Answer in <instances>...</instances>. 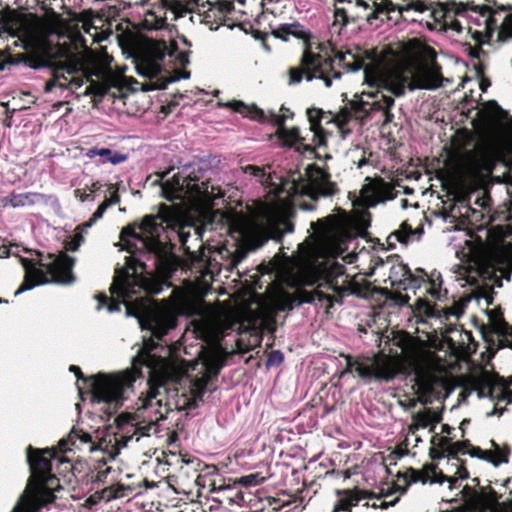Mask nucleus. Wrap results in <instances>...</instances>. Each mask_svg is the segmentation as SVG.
I'll list each match as a JSON object with an SVG mask.
<instances>
[{"label": "nucleus", "mask_w": 512, "mask_h": 512, "mask_svg": "<svg viewBox=\"0 0 512 512\" xmlns=\"http://www.w3.org/2000/svg\"><path fill=\"white\" fill-rule=\"evenodd\" d=\"M301 207H302V209L308 210V211L314 209V205L313 204H308V203L303 204Z\"/></svg>", "instance_id": "nucleus-57"}, {"label": "nucleus", "mask_w": 512, "mask_h": 512, "mask_svg": "<svg viewBox=\"0 0 512 512\" xmlns=\"http://www.w3.org/2000/svg\"><path fill=\"white\" fill-rule=\"evenodd\" d=\"M371 263L372 266L370 267L371 271L368 273L369 276H372L375 273L377 267L384 265V260L379 256H373L371 258Z\"/></svg>", "instance_id": "nucleus-45"}, {"label": "nucleus", "mask_w": 512, "mask_h": 512, "mask_svg": "<svg viewBox=\"0 0 512 512\" xmlns=\"http://www.w3.org/2000/svg\"><path fill=\"white\" fill-rule=\"evenodd\" d=\"M313 175L307 181H304L301 174L297 179L292 180L291 193L294 195H305L316 201L320 197H330L334 195L338 188L336 183L331 181L330 173L321 167L312 165Z\"/></svg>", "instance_id": "nucleus-11"}, {"label": "nucleus", "mask_w": 512, "mask_h": 512, "mask_svg": "<svg viewBox=\"0 0 512 512\" xmlns=\"http://www.w3.org/2000/svg\"><path fill=\"white\" fill-rule=\"evenodd\" d=\"M65 8L64 0L43 2L40 13L28 9H8L0 17V32H73L56 9ZM75 32H79L76 30Z\"/></svg>", "instance_id": "nucleus-6"}, {"label": "nucleus", "mask_w": 512, "mask_h": 512, "mask_svg": "<svg viewBox=\"0 0 512 512\" xmlns=\"http://www.w3.org/2000/svg\"><path fill=\"white\" fill-rule=\"evenodd\" d=\"M82 39H83V35L82 36H74V37L69 36V45L71 47L70 48L71 52L69 53V55L67 57H63V58L59 59V62L61 64L60 67L58 65H55L53 67H48L49 69L53 70V78L46 82V84H45L46 92H51L53 90V88L56 86H59L63 89L66 88V85L60 82L61 79L66 80V77L64 75H59L58 72L66 71L69 74H72L74 72L73 67L68 63V61L74 57V52L76 49V47H75L76 42H80Z\"/></svg>", "instance_id": "nucleus-18"}, {"label": "nucleus", "mask_w": 512, "mask_h": 512, "mask_svg": "<svg viewBox=\"0 0 512 512\" xmlns=\"http://www.w3.org/2000/svg\"><path fill=\"white\" fill-rule=\"evenodd\" d=\"M450 429L451 428L447 424L443 425V431L444 432H448Z\"/></svg>", "instance_id": "nucleus-63"}, {"label": "nucleus", "mask_w": 512, "mask_h": 512, "mask_svg": "<svg viewBox=\"0 0 512 512\" xmlns=\"http://www.w3.org/2000/svg\"><path fill=\"white\" fill-rule=\"evenodd\" d=\"M422 234L423 228L413 229L407 222H403L398 230L388 236V243L394 245L395 242H399L406 246L410 242L420 239Z\"/></svg>", "instance_id": "nucleus-21"}, {"label": "nucleus", "mask_w": 512, "mask_h": 512, "mask_svg": "<svg viewBox=\"0 0 512 512\" xmlns=\"http://www.w3.org/2000/svg\"><path fill=\"white\" fill-rule=\"evenodd\" d=\"M109 196L105 195L104 201L97 207L91 218L78 226V230H86L91 228L99 219H101L106 210L120 202L119 187L118 184H111L108 186Z\"/></svg>", "instance_id": "nucleus-20"}, {"label": "nucleus", "mask_w": 512, "mask_h": 512, "mask_svg": "<svg viewBox=\"0 0 512 512\" xmlns=\"http://www.w3.org/2000/svg\"><path fill=\"white\" fill-rule=\"evenodd\" d=\"M268 502H269V507L268 508H262L261 512L277 511L281 507V505L279 504V499L272 498V499H269Z\"/></svg>", "instance_id": "nucleus-46"}, {"label": "nucleus", "mask_w": 512, "mask_h": 512, "mask_svg": "<svg viewBox=\"0 0 512 512\" xmlns=\"http://www.w3.org/2000/svg\"><path fill=\"white\" fill-rule=\"evenodd\" d=\"M464 19H467L468 21H471L473 23H475L476 21V16L473 14V17H463Z\"/></svg>", "instance_id": "nucleus-61"}, {"label": "nucleus", "mask_w": 512, "mask_h": 512, "mask_svg": "<svg viewBox=\"0 0 512 512\" xmlns=\"http://www.w3.org/2000/svg\"><path fill=\"white\" fill-rule=\"evenodd\" d=\"M326 286H327V289L333 290L335 292H337L339 289L338 285L334 282H328V283H326Z\"/></svg>", "instance_id": "nucleus-53"}, {"label": "nucleus", "mask_w": 512, "mask_h": 512, "mask_svg": "<svg viewBox=\"0 0 512 512\" xmlns=\"http://www.w3.org/2000/svg\"><path fill=\"white\" fill-rule=\"evenodd\" d=\"M498 162V146L494 141H486L468 153L466 169L472 177L492 173Z\"/></svg>", "instance_id": "nucleus-12"}, {"label": "nucleus", "mask_w": 512, "mask_h": 512, "mask_svg": "<svg viewBox=\"0 0 512 512\" xmlns=\"http://www.w3.org/2000/svg\"><path fill=\"white\" fill-rule=\"evenodd\" d=\"M245 173H249L250 175L258 178H263L265 176V171L263 168H260L255 165H247L244 168Z\"/></svg>", "instance_id": "nucleus-42"}, {"label": "nucleus", "mask_w": 512, "mask_h": 512, "mask_svg": "<svg viewBox=\"0 0 512 512\" xmlns=\"http://www.w3.org/2000/svg\"><path fill=\"white\" fill-rule=\"evenodd\" d=\"M9 49L21 47L22 53L12 55L11 62L40 70L44 67L61 66L59 59L71 52L69 36L82 34H6Z\"/></svg>", "instance_id": "nucleus-4"}, {"label": "nucleus", "mask_w": 512, "mask_h": 512, "mask_svg": "<svg viewBox=\"0 0 512 512\" xmlns=\"http://www.w3.org/2000/svg\"><path fill=\"white\" fill-rule=\"evenodd\" d=\"M312 294L315 295V301L318 300L319 302H326L327 303V310L332 309L335 302H338L339 304L342 303V299L336 300L334 296L330 294H326L323 291L320 290H314L310 291Z\"/></svg>", "instance_id": "nucleus-37"}, {"label": "nucleus", "mask_w": 512, "mask_h": 512, "mask_svg": "<svg viewBox=\"0 0 512 512\" xmlns=\"http://www.w3.org/2000/svg\"><path fill=\"white\" fill-rule=\"evenodd\" d=\"M468 477H469V473H468V471L464 470V471H463V474L460 476V478H461V479H466V478H468Z\"/></svg>", "instance_id": "nucleus-60"}, {"label": "nucleus", "mask_w": 512, "mask_h": 512, "mask_svg": "<svg viewBox=\"0 0 512 512\" xmlns=\"http://www.w3.org/2000/svg\"><path fill=\"white\" fill-rule=\"evenodd\" d=\"M303 71L298 68H291L289 70V84L295 85L302 81L303 78Z\"/></svg>", "instance_id": "nucleus-40"}, {"label": "nucleus", "mask_w": 512, "mask_h": 512, "mask_svg": "<svg viewBox=\"0 0 512 512\" xmlns=\"http://www.w3.org/2000/svg\"><path fill=\"white\" fill-rule=\"evenodd\" d=\"M315 158L319 159V160H322V156L318 153H315ZM332 156L330 154H325V156L323 157L324 160H328V159H331Z\"/></svg>", "instance_id": "nucleus-56"}, {"label": "nucleus", "mask_w": 512, "mask_h": 512, "mask_svg": "<svg viewBox=\"0 0 512 512\" xmlns=\"http://www.w3.org/2000/svg\"><path fill=\"white\" fill-rule=\"evenodd\" d=\"M283 229L275 235V240L281 242L285 234L292 233L294 231V224L290 221L282 222Z\"/></svg>", "instance_id": "nucleus-41"}, {"label": "nucleus", "mask_w": 512, "mask_h": 512, "mask_svg": "<svg viewBox=\"0 0 512 512\" xmlns=\"http://www.w3.org/2000/svg\"><path fill=\"white\" fill-rule=\"evenodd\" d=\"M26 460L31 473L29 483L40 491H53L59 486L54 469L65 472L72 467L66 456L51 448L38 449L29 445L26 448Z\"/></svg>", "instance_id": "nucleus-9"}, {"label": "nucleus", "mask_w": 512, "mask_h": 512, "mask_svg": "<svg viewBox=\"0 0 512 512\" xmlns=\"http://www.w3.org/2000/svg\"><path fill=\"white\" fill-rule=\"evenodd\" d=\"M112 183H110L111 185ZM108 186L109 184H102L101 182L99 181H96L92 184V189H91V192H101L102 191V188L105 187L106 190L105 192H108L109 193V190H108Z\"/></svg>", "instance_id": "nucleus-50"}, {"label": "nucleus", "mask_w": 512, "mask_h": 512, "mask_svg": "<svg viewBox=\"0 0 512 512\" xmlns=\"http://www.w3.org/2000/svg\"><path fill=\"white\" fill-rule=\"evenodd\" d=\"M491 444L493 447V457H490L489 453L487 451H483L480 447H471L468 440L453 443V449L456 453L469 454L471 457L486 460L496 467L502 463H507L510 454L509 448L500 447L494 440H491Z\"/></svg>", "instance_id": "nucleus-17"}, {"label": "nucleus", "mask_w": 512, "mask_h": 512, "mask_svg": "<svg viewBox=\"0 0 512 512\" xmlns=\"http://www.w3.org/2000/svg\"><path fill=\"white\" fill-rule=\"evenodd\" d=\"M86 156L89 158L99 156L101 157V160L99 161L100 164L109 162L113 165L120 164L128 159L127 154L114 151L107 147H92L87 150Z\"/></svg>", "instance_id": "nucleus-22"}, {"label": "nucleus", "mask_w": 512, "mask_h": 512, "mask_svg": "<svg viewBox=\"0 0 512 512\" xmlns=\"http://www.w3.org/2000/svg\"><path fill=\"white\" fill-rule=\"evenodd\" d=\"M157 344L148 340L144 347H140L137 354L132 357V370H125L116 374H104L86 377L79 366L70 365L69 371L74 373L77 381H83L90 389L94 403L105 405V414L113 415L133 391L137 378H147V389L142 392L136 403L134 414L129 420L119 425L120 439L127 446L129 441L136 437L138 442L144 436L159 432V423L164 421L168 414L174 410H192L203 401V392L195 398H187L179 394L178 388L168 376L167 361L164 357L152 352Z\"/></svg>", "instance_id": "nucleus-1"}, {"label": "nucleus", "mask_w": 512, "mask_h": 512, "mask_svg": "<svg viewBox=\"0 0 512 512\" xmlns=\"http://www.w3.org/2000/svg\"><path fill=\"white\" fill-rule=\"evenodd\" d=\"M93 41L102 42L109 36H115L119 43L126 42L135 58L142 59L150 66L153 72H159L160 62L166 56L174 57L182 66L190 63V51H180L176 40L167 42L164 39H156L150 34H90Z\"/></svg>", "instance_id": "nucleus-7"}, {"label": "nucleus", "mask_w": 512, "mask_h": 512, "mask_svg": "<svg viewBox=\"0 0 512 512\" xmlns=\"http://www.w3.org/2000/svg\"><path fill=\"white\" fill-rule=\"evenodd\" d=\"M505 10L504 6H498L496 9H492L489 6L483 5H475L473 3H457L455 5V10L453 15L450 12L445 13V26H448L450 22V26L456 32H462L464 29L461 21L457 17H473V14L476 16L475 25L476 26H484V30L482 32H493L491 29V22L498 21V15L501 14ZM467 32H480L479 30H473L471 26L467 28Z\"/></svg>", "instance_id": "nucleus-10"}, {"label": "nucleus", "mask_w": 512, "mask_h": 512, "mask_svg": "<svg viewBox=\"0 0 512 512\" xmlns=\"http://www.w3.org/2000/svg\"><path fill=\"white\" fill-rule=\"evenodd\" d=\"M82 232H86V230H78V227L76 228V233L69 237L68 240L65 241V249L66 251L75 252L79 249L81 244L84 242V237L82 235Z\"/></svg>", "instance_id": "nucleus-35"}, {"label": "nucleus", "mask_w": 512, "mask_h": 512, "mask_svg": "<svg viewBox=\"0 0 512 512\" xmlns=\"http://www.w3.org/2000/svg\"><path fill=\"white\" fill-rule=\"evenodd\" d=\"M504 411H506V408H502V409L494 408L491 411L487 412L486 416L487 417H492V416L497 415V414L498 415H502L504 413Z\"/></svg>", "instance_id": "nucleus-51"}, {"label": "nucleus", "mask_w": 512, "mask_h": 512, "mask_svg": "<svg viewBox=\"0 0 512 512\" xmlns=\"http://www.w3.org/2000/svg\"><path fill=\"white\" fill-rule=\"evenodd\" d=\"M177 35H178V37L181 39V41H182V43H183L184 45L189 46V47L191 46V42H190V41H188V40L184 37V35H183V34H177Z\"/></svg>", "instance_id": "nucleus-55"}, {"label": "nucleus", "mask_w": 512, "mask_h": 512, "mask_svg": "<svg viewBox=\"0 0 512 512\" xmlns=\"http://www.w3.org/2000/svg\"><path fill=\"white\" fill-rule=\"evenodd\" d=\"M435 482L440 483V484H443L444 482H449V483H450L449 488L452 490V489H454V488L456 487V482H457V480H455V481H454V480H452V478H451V477L446 476V475H444V474H441V476H440V477H438V478L435 480Z\"/></svg>", "instance_id": "nucleus-49"}, {"label": "nucleus", "mask_w": 512, "mask_h": 512, "mask_svg": "<svg viewBox=\"0 0 512 512\" xmlns=\"http://www.w3.org/2000/svg\"><path fill=\"white\" fill-rule=\"evenodd\" d=\"M43 198V194L26 192L13 195L10 199V203L13 207H24L38 203L42 201Z\"/></svg>", "instance_id": "nucleus-30"}, {"label": "nucleus", "mask_w": 512, "mask_h": 512, "mask_svg": "<svg viewBox=\"0 0 512 512\" xmlns=\"http://www.w3.org/2000/svg\"><path fill=\"white\" fill-rule=\"evenodd\" d=\"M212 491L216 492V493L227 492L226 499L228 500V503L231 505L232 504L242 505L247 502L246 494L244 492H242L241 490H239L235 486L228 485V486L214 487Z\"/></svg>", "instance_id": "nucleus-28"}, {"label": "nucleus", "mask_w": 512, "mask_h": 512, "mask_svg": "<svg viewBox=\"0 0 512 512\" xmlns=\"http://www.w3.org/2000/svg\"><path fill=\"white\" fill-rule=\"evenodd\" d=\"M413 424L412 426L415 429H424L427 428L430 424L432 418V411L428 410V412H417L413 415Z\"/></svg>", "instance_id": "nucleus-36"}, {"label": "nucleus", "mask_w": 512, "mask_h": 512, "mask_svg": "<svg viewBox=\"0 0 512 512\" xmlns=\"http://www.w3.org/2000/svg\"><path fill=\"white\" fill-rule=\"evenodd\" d=\"M20 261L25 270V279L14 296L47 283L67 285L75 281L72 269L76 259L65 251L46 255L41 251H33L31 257H21Z\"/></svg>", "instance_id": "nucleus-5"}, {"label": "nucleus", "mask_w": 512, "mask_h": 512, "mask_svg": "<svg viewBox=\"0 0 512 512\" xmlns=\"http://www.w3.org/2000/svg\"><path fill=\"white\" fill-rule=\"evenodd\" d=\"M221 106L229 107L232 110L243 114L259 122H270L278 127L277 136L287 147L297 146V150L303 149L304 151L314 152L315 147H322L326 145L327 137L331 135L322 127V121L326 124L335 123L338 127L346 125L351 119V112L349 109L344 108L342 112L333 115L331 112H325L319 108H308L306 110L308 122L310 124L309 133L307 136L301 134L299 127L287 128L284 124L287 119L293 118V112L285 106L281 107V114L274 111H269L268 114L257 106H248L240 100H234Z\"/></svg>", "instance_id": "nucleus-3"}, {"label": "nucleus", "mask_w": 512, "mask_h": 512, "mask_svg": "<svg viewBox=\"0 0 512 512\" xmlns=\"http://www.w3.org/2000/svg\"><path fill=\"white\" fill-rule=\"evenodd\" d=\"M314 281L311 280H292L289 288L295 290V294L286 292L282 295L277 304L278 312H291L295 307L302 304H314L315 295L306 289L307 286H313Z\"/></svg>", "instance_id": "nucleus-15"}, {"label": "nucleus", "mask_w": 512, "mask_h": 512, "mask_svg": "<svg viewBox=\"0 0 512 512\" xmlns=\"http://www.w3.org/2000/svg\"><path fill=\"white\" fill-rule=\"evenodd\" d=\"M375 193L376 197L379 198L381 201L393 200L397 196L394 187L387 182H381L376 187Z\"/></svg>", "instance_id": "nucleus-34"}, {"label": "nucleus", "mask_w": 512, "mask_h": 512, "mask_svg": "<svg viewBox=\"0 0 512 512\" xmlns=\"http://www.w3.org/2000/svg\"><path fill=\"white\" fill-rule=\"evenodd\" d=\"M356 363L357 358H353L351 356L346 357V367L342 371V375L347 373H355L356 374Z\"/></svg>", "instance_id": "nucleus-43"}, {"label": "nucleus", "mask_w": 512, "mask_h": 512, "mask_svg": "<svg viewBox=\"0 0 512 512\" xmlns=\"http://www.w3.org/2000/svg\"><path fill=\"white\" fill-rule=\"evenodd\" d=\"M334 78L338 79L341 77V73L340 72H334V75H333Z\"/></svg>", "instance_id": "nucleus-64"}, {"label": "nucleus", "mask_w": 512, "mask_h": 512, "mask_svg": "<svg viewBox=\"0 0 512 512\" xmlns=\"http://www.w3.org/2000/svg\"><path fill=\"white\" fill-rule=\"evenodd\" d=\"M470 423V419L464 418L460 423V429L464 432L465 427Z\"/></svg>", "instance_id": "nucleus-54"}, {"label": "nucleus", "mask_w": 512, "mask_h": 512, "mask_svg": "<svg viewBox=\"0 0 512 512\" xmlns=\"http://www.w3.org/2000/svg\"><path fill=\"white\" fill-rule=\"evenodd\" d=\"M284 361V354L280 350H273L268 355L265 365L267 368L278 367Z\"/></svg>", "instance_id": "nucleus-38"}, {"label": "nucleus", "mask_w": 512, "mask_h": 512, "mask_svg": "<svg viewBox=\"0 0 512 512\" xmlns=\"http://www.w3.org/2000/svg\"><path fill=\"white\" fill-rule=\"evenodd\" d=\"M207 170L201 166H195L194 164H185L182 169V173L185 174V179L188 184L193 183L194 185L204 176Z\"/></svg>", "instance_id": "nucleus-33"}, {"label": "nucleus", "mask_w": 512, "mask_h": 512, "mask_svg": "<svg viewBox=\"0 0 512 512\" xmlns=\"http://www.w3.org/2000/svg\"><path fill=\"white\" fill-rule=\"evenodd\" d=\"M498 385L500 386L499 394H495L496 388H489V397L491 399L496 398L499 401H507L508 403H512V390H508V388L512 386V377L507 379L500 378Z\"/></svg>", "instance_id": "nucleus-29"}, {"label": "nucleus", "mask_w": 512, "mask_h": 512, "mask_svg": "<svg viewBox=\"0 0 512 512\" xmlns=\"http://www.w3.org/2000/svg\"><path fill=\"white\" fill-rule=\"evenodd\" d=\"M272 32H283V33H286V32H291V31L288 28H286V27H281L280 29L273 30Z\"/></svg>", "instance_id": "nucleus-58"}, {"label": "nucleus", "mask_w": 512, "mask_h": 512, "mask_svg": "<svg viewBox=\"0 0 512 512\" xmlns=\"http://www.w3.org/2000/svg\"><path fill=\"white\" fill-rule=\"evenodd\" d=\"M356 375L368 383L373 380L389 382L397 375V369L387 359L357 358Z\"/></svg>", "instance_id": "nucleus-13"}, {"label": "nucleus", "mask_w": 512, "mask_h": 512, "mask_svg": "<svg viewBox=\"0 0 512 512\" xmlns=\"http://www.w3.org/2000/svg\"><path fill=\"white\" fill-rule=\"evenodd\" d=\"M190 76H191L190 71H184L183 73H181L179 75L172 76L169 78V80L166 82V84L163 88H166L167 84L179 81L180 79H189Z\"/></svg>", "instance_id": "nucleus-48"}, {"label": "nucleus", "mask_w": 512, "mask_h": 512, "mask_svg": "<svg viewBox=\"0 0 512 512\" xmlns=\"http://www.w3.org/2000/svg\"><path fill=\"white\" fill-rule=\"evenodd\" d=\"M324 81H325V85L327 87H330L332 85V80L331 79H324Z\"/></svg>", "instance_id": "nucleus-62"}, {"label": "nucleus", "mask_w": 512, "mask_h": 512, "mask_svg": "<svg viewBox=\"0 0 512 512\" xmlns=\"http://www.w3.org/2000/svg\"><path fill=\"white\" fill-rule=\"evenodd\" d=\"M505 177H506L505 183L508 186V191H510V189L512 188V172L509 171Z\"/></svg>", "instance_id": "nucleus-52"}, {"label": "nucleus", "mask_w": 512, "mask_h": 512, "mask_svg": "<svg viewBox=\"0 0 512 512\" xmlns=\"http://www.w3.org/2000/svg\"><path fill=\"white\" fill-rule=\"evenodd\" d=\"M349 69H350L351 71H358V70H360V66H359L358 64H354V65H351V66L349 67Z\"/></svg>", "instance_id": "nucleus-59"}, {"label": "nucleus", "mask_w": 512, "mask_h": 512, "mask_svg": "<svg viewBox=\"0 0 512 512\" xmlns=\"http://www.w3.org/2000/svg\"><path fill=\"white\" fill-rule=\"evenodd\" d=\"M83 445L88 446V450L93 452L98 449L92 440V435L83 430L73 428L67 437L62 438L58 443V449L61 453L72 451L73 449H82ZM102 449V447H99Z\"/></svg>", "instance_id": "nucleus-19"}, {"label": "nucleus", "mask_w": 512, "mask_h": 512, "mask_svg": "<svg viewBox=\"0 0 512 512\" xmlns=\"http://www.w3.org/2000/svg\"><path fill=\"white\" fill-rule=\"evenodd\" d=\"M462 207L466 210V217L469 218L471 221H479L482 219V212L472 208L468 203L463 204Z\"/></svg>", "instance_id": "nucleus-39"}, {"label": "nucleus", "mask_w": 512, "mask_h": 512, "mask_svg": "<svg viewBox=\"0 0 512 512\" xmlns=\"http://www.w3.org/2000/svg\"><path fill=\"white\" fill-rule=\"evenodd\" d=\"M364 498L366 496L360 490H346L344 491V496L334 506L333 512H351L352 507L357 506Z\"/></svg>", "instance_id": "nucleus-25"}, {"label": "nucleus", "mask_w": 512, "mask_h": 512, "mask_svg": "<svg viewBox=\"0 0 512 512\" xmlns=\"http://www.w3.org/2000/svg\"><path fill=\"white\" fill-rule=\"evenodd\" d=\"M505 10L498 15V21L491 22L493 32H512V6L503 5Z\"/></svg>", "instance_id": "nucleus-27"}, {"label": "nucleus", "mask_w": 512, "mask_h": 512, "mask_svg": "<svg viewBox=\"0 0 512 512\" xmlns=\"http://www.w3.org/2000/svg\"><path fill=\"white\" fill-rule=\"evenodd\" d=\"M74 194L75 197L78 198L81 202L94 200L92 193H83L80 189L74 190Z\"/></svg>", "instance_id": "nucleus-47"}, {"label": "nucleus", "mask_w": 512, "mask_h": 512, "mask_svg": "<svg viewBox=\"0 0 512 512\" xmlns=\"http://www.w3.org/2000/svg\"><path fill=\"white\" fill-rule=\"evenodd\" d=\"M366 82L369 86H377V91H381L383 93V90H386L397 97L404 95L406 91L404 85L391 83L382 79H374L373 81L366 80Z\"/></svg>", "instance_id": "nucleus-31"}, {"label": "nucleus", "mask_w": 512, "mask_h": 512, "mask_svg": "<svg viewBox=\"0 0 512 512\" xmlns=\"http://www.w3.org/2000/svg\"><path fill=\"white\" fill-rule=\"evenodd\" d=\"M164 221L153 215H146L140 224L128 225L122 228L120 237L124 244L123 250L131 255L127 256L125 266L115 270L113 282L110 286L112 297L116 302H109L104 293L95 295L98 301L97 310L106 307L109 313L120 311V305L126 308L127 317H135L142 331L150 332L154 339L163 341L165 336L177 327L178 320L167 313H149L142 315L143 299L139 294L144 291V286L137 277L138 269H145V259L156 260L165 250V241L162 236L166 234L170 242L177 239L182 246L191 236L193 226L190 224H169L166 227Z\"/></svg>", "instance_id": "nucleus-2"}, {"label": "nucleus", "mask_w": 512, "mask_h": 512, "mask_svg": "<svg viewBox=\"0 0 512 512\" xmlns=\"http://www.w3.org/2000/svg\"><path fill=\"white\" fill-rule=\"evenodd\" d=\"M429 283L431 285L429 293L432 297L437 300H442L443 296H447V289H442L443 280L440 272L434 270L429 276Z\"/></svg>", "instance_id": "nucleus-32"}, {"label": "nucleus", "mask_w": 512, "mask_h": 512, "mask_svg": "<svg viewBox=\"0 0 512 512\" xmlns=\"http://www.w3.org/2000/svg\"><path fill=\"white\" fill-rule=\"evenodd\" d=\"M170 287H171V285L168 282L164 281V282L156 284L153 287L148 288V292L151 294H154V295H158V294L162 293L165 288H170Z\"/></svg>", "instance_id": "nucleus-44"}, {"label": "nucleus", "mask_w": 512, "mask_h": 512, "mask_svg": "<svg viewBox=\"0 0 512 512\" xmlns=\"http://www.w3.org/2000/svg\"><path fill=\"white\" fill-rule=\"evenodd\" d=\"M420 44L416 39H403L391 42L384 46L385 60L392 66H405L410 63L419 52Z\"/></svg>", "instance_id": "nucleus-14"}, {"label": "nucleus", "mask_w": 512, "mask_h": 512, "mask_svg": "<svg viewBox=\"0 0 512 512\" xmlns=\"http://www.w3.org/2000/svg\"><path fill=\"white\" fill-rule=\"evenodd\" d=\"M255 41H258L261 47L266 51L270 52L271 48L268 44V37L273 36L276 39H281L287 42L290 34H251ZM292 36L299 39L303 46V54L301 58L302 66L312 72L311 75H307V80L311 81L316 77V73H322L325 69L332 68L333 59L332 55L339 60L344 61L345 56L340 55L336 47L330 40L320 41L317 34H291Z\"/></svg>", "instance_id": "nucleus-8"}, {"label": "nucleus", "mask_w": 512, "mask_h": 512, "mask_svg": "<svg viewBox=\"0 0 512 512\" xmlns=\"http://www.w3.org/2000/svg\"><path fill=\"white\" fill-rule=\"evenodd\" d=\"M370 97L375 98L372 104V108L375 110H381L385 116V122L392 121L394 115L391 112V108L394 106L395 100L392 96L386 95L381 91H375L369 94Z\"/></svg>", "instance_id": "nucleus-24"}, {"label": "nucleus", "mask_w": 512, "mask_h": 512, "mask_svg": "<svg viewBox=\"0 0 512 512\" xmlns=\"http://www.w3.org/2000/svg\"><path fill=\"white\" fill-rule=\"evenodd\" d=\"M417 272L421 273V275L414 274L408 265L404 263L392 265L388 281L392 287L398 289H418L421 287L422 282L425 281L424 277H428V274L422 268H418Z\"/></svg>", "instance_id": "nucleus-16"}, {"label": "nucleus", "mask_w": 512, "mask_h": 512, "mask_svg": "<svg viewBox=\"0 0 512 512\" xmlns=\"http://www.w3.org/2000/svg\"><path fill=\"white\" fill-rule=\"evenodd\" d=\"M44 506L37 496L23 493L11 512H41Z\"/></svg>", "instance_id": "nucleus-26"}, {"label": "nucleus", "mask_w": 512, "mask_h": 512, "mask_svg": "<svg viewBox=\"0 0 512 512\" xmlns=\"http://www.w3.org/2000/svg\"><path fill=\"white\" fill-rule=\"evenodd\" d=\"M336 4H345L343 7L336 6L335 8V21L343 23L348 22V18L353 16L354 9L368 7L364 0H336Z\"/></svg>", "instance_id": "nucleus-23"}]
</instances>
